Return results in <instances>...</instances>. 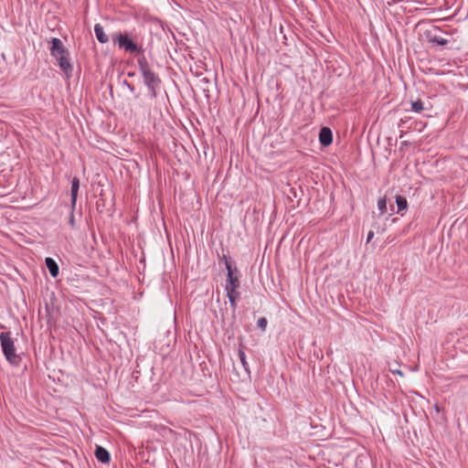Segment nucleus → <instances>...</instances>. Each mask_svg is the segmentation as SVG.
<instances>
[{
    "label": "nucleus",
    "mask_w": 468,
    "mask_h": 468,
    "mask_svg": "<svg viewBox=\"0 0 468 468\" xmlns=\"http://www.w3.org/2000/svg\"><path fill=\"white\" fill-rule=\"evenodd\" d=\"M50 43V55L57 60L58 66L66 74V76L70 77L73 68L69 61V50L58 37H53Z\"/></svg>",
    "instance_id": "nucleus-1"
},
{
    "label": "nucleus",
    "mask_w": 468,
    "mask_h": 468,
    "mask_svg": "<svg viewBox=\"0 0 468 468\" xmlns=\"http://www.w3.org/2000/svg\"><path fill=\"white\" fill-rule=\"evenodd\" d=\"M240 287V281L239 271L237 268H230L227 265V277H226V284L225 291L227 293V297L229 299L230 307L235 310L237 307V303L240 298V292L239 289Z\"/></svg>",
    "instance_id": "nucleus-2"
},
{
    "label": "nucleus",
    "mask_w": 468,
    "mask_h": 468,
    "mask_svg": "<svg viewBox=\"0 0 468 468\" xmlns=\"http://www.w3.org/2000/svg\"><path fill=\"white\" fill-rule=\"evenodd\" d=\"M0 345L5 359L13 366H18L21 358L16 353V346L10 332L0 333Z\"/></svg>",
    "instance_id": "nucleus-3"
},
{
    "label": "nucleus",
    "mask_w": 468,
    "mask_h": 468,
    "mask_svg": "<svg viewBox=\"0 0 468 468\" xmlns=\"http://www.w3.org/2000/svg\"><path fill=\"white\" fill-rule=\"evenodd\" d=\"M113 41L117 42L120 49H123L131 54L138 53L141 48H138L137 44L130 37L128 33H118L112 36Z\"/></svg>",
    "instance_id": "nucleus-4"
},
{
    "label": "nucleus",
    "mask_w": 468,
    "mask_h": 468,
    "mask_svg": "<svg viewBox=\"0 0 468 468\" xmlns=\"http://www.w3.org/2000/svg\"><path fill=\"white\" fill-rule=\"evenodd\" d=\"M142 76L144 79V83L147 87L151 98H156L157 90L161 84L160 78L153 69L142 73Z\"/></svg>",
    "instance_id": "nucleus-5"
},
{
    "label": "nucleus",
    "mask_w": 468,
    "mask_h": 468,
    "mask_svg": "<svg viewBox=\"0 0 468 468\" xmlns=\"http://www.w3.org/2000/svg\"><path fill=\"white\" fill-rule=\"evenodd\" d=\"M319 142L324 146H328L333 142V133L330 128L323 127L319 132Z\"/></svg>",
    "instance_id": "nucleus-6"
},
{
    "label": "nucleus",
    "mask_w": 468,
    "mask_h": 468,
    "mask_svg": "<svg viewBox=\"0 0 468 468\" xmlns=\"http://www.w3.org/2000/svg\"><path fill=\"white\" fill-rule=\"evenodd\" d=\"M80 189V179L76 176H74L71 180V188H70V207H72V210H75L76 203H77V197H78V192Z\"/></svg>",
    "instance_id": "nucleus-7"
},
{
    "label": "nucleus",
    "mask_w": 468,
    "mask_h": 468,
    "mask_svg": "<svg viewBox=\"0 0 468 468\" xmlns=\"http://www.w3.org/2000/svg\"><path fill=\"white\" fill-rule=\"evenodd\" d=\"M94 454L101 463H108L111 460L110 452L102 446L97 445Z\"/></svg>",
    "instance_id": "nucleus-8"
},
{
    "label": "nucleus",
    "mask_w": 468,
    "mask_h": 468,
    "mask_svg": "<svg viewBox=\"0 0 468 468\" xmlns=\"http://www.w3.org/2000/svg\"><path fill=\"white\" fill-rule=\"evenodd\" d=\"M45 264H46V267L48 268L50 275L53 278L58 277V275L59 273V267H58V263L56 262V261L50 257H47L45 260Z\"/></svg>",
    "instance_id": "nucleus-9"
},
{
    "label": "nucleus",
    "mask_w": 468,
    "mask_h": 468,
    "mask_svg": "<svg viewBox=\"0 0 468 468\" xmlns=\"http://www.w3.org/2000/svg\"><path fill=\"white\" fill-rule=\"evenodd\" d=\"M139 52L141 54L137 58V64H138L139 70L142 74L145 71L152 69V68H151L148 60L145 58L143 49H141V51H139Z\"/></svg>",
    "instance_id": "nucleus-10"
},
{
    "label": "nucleus",
    "mask_w": 468,
    "mask_h": 468,
    "mask_svg": "<svg viewBox=\"0 0 468 468\" xmlns=\"http://www.w3.org/2000/svg\"><path fill=\"white\" fill-rule=\"evenodd\" d=\"M94 33L100 43L105 44L109 41V37L105 34L103 27L101 24H96L94 26Z\"/></svg>",
    "instance_id": "nucleus-11"
},
{
    "label": "nucleus",
    "mask_w": 468,
    "mask_h": 468,
    "mask_svg": "<svg viewBox=\"0 0 468 468\" xmlns=\"http://www.w3.org/2000/svg\"><path fill=\"white\" fill-rule=\"evenodd\" d=\"M428 38L429 42L437 44L439 46H445L449 43V41L446 38H443L442 37L437 35L429 34Z\"/></svg>",
    "instance_id": "nucleus-12"
},
{
    "label": "nucleus",
    "mask_w": 468,
    "mask_h": 468,
    "mask_svg": "<svg viewBox=\"0 0 468 468\" xmlns=\"http://www.w3.org/2000/svg\"><path fill=\"white\" fill-rule=\"evenodd\" d=\"M396 204H397V207H398L397 213H400L401 211L407 209V207H408V201H407L406 197H404L402 196L396 197Z\"/></svg>",
    "instance_id": "nucleus-13"
},
{
    "label": "nucleus",
    "mask_w": 468,
    "mask_h": 468,
    "mask_svg": "<svg viewBox=\"0 0 468 468\" xmlns=\"http://www.w3.org/2000/svg\"><path fill=\"white\" fill-rule=\"evenodd\" d=\"M238 356H239V361L243 367V368L249 372V364L247 362V358H246V354H245V351L243 350L242 347H239V351H238Z\"/></svg>",
    "instance_id": "nucleus-14"
},
{
    "label": "nucleus",
    "mask_w": 468,
    "mask_h": 468,
    "mask_svg": "<svg viewBox=\"0 0 468 468\" xmlns=\"http://www.w3.org/2000/svg\"><path fill=\"white\" fill-rule=\"evenodd\" d=\"M378 208L380 212L381 215H384L387 213L388 211V208H387V199L386 197H381L378 199Z\"/></svg>",
    "instance_id": "nucleus-15"
},
{
    "label": "nucleus",
    "mask_w": 468,
    "mask_h": 468,
    "mask_svg": "<svg viewBox=\"0 0 468 468\" xmlns=\"http://www.w3.org/2000/svg\"><path fill=\"white\" fill-rule=\"evenodd\" d=\"M411 110L415 112H421L424 110L423 102L420 100L412 101Z\"/></svg>",
    "instance_id": "nucleus-16"
},
{
    "label": "nucleus",
    "mask_w": 468,
    "mask_h": 468,
    "mask_svg": "<svg viewBox=\"0 0 468 468\" xmlns=\"http://www.w3.org/2000/svg\"><path fill=\"white\" fill-rule=\"evenodd\" d=\"M267 324H268V321L265 317H261L260 319H258L257 321V326L261 329L262 331H265L266 327H267Z\"/></svg>",
    "instance_id": "nucleus-17"
},
{
    "label": "nucleus",
    "mask_w": 468,
    "mask_h": 468,
    "mask_svg": "<svg viewBox=\"0 0 468 468\" xmlns=\"http://www.w3.org/2000/svg\"><path fill=\"white\" fill-rule=\"evenodd\" d=\"M221 260L224 261L226 268H227V265L229 266L230 268H236V266L233 264L232 261L230 260V258L228 255L223 254Z\"/></svg>",
    "instance_id": "nucleus-18"
},
{
    "label": "nucleus",
    "mask_w": 468,
    "mask_h": 468,
    "mask_svg": "<svg viewBox=\"0 0 468 468\" xmlns=\"http://www.w3.org/2000/svg\"><path fill=\"white\" fill-rule=\"evenodd\" d=\"M69 223L71 226V228L75 227V218H74V210L71 209Z\"/></svg>",
    "instance_id": "nucleus-19"
},
{
    "label": "nucleus",
    "mask_w": 468,
    "mask_h": 468,
    "mask_svg": "<svg viewBox=\"0 0 468 468\" xmlns=\"http://www.w3.org/2000/svg\"><path fill=\"white\" fill-rule=\"evenodd\" d=\"M123 85L126 86V88H128L131 92H134V86L129 83L127 80L123 81Z\"/></svg>",
    "instance_id": "nucleus-20"
},
{
    "label": "nucleus",
    "mask_w": 468,
    "mask_h": 468,
    "mask_svg": "<svg viewBox=\"0 0 468 468\" xmlns=\"http://www.w3.org/2000/svg\"><path fill=\"white\" fill-rule=\"evenodd\" d=\"M374 237V231L370 230L367 233V242L369 243Z\"/></svg>",
    "instance_id": "nucleus-21"
},
{
    "label": "nucleus",
    "mask_w": 468,
    "mask_h": 468,
    "mask_svg": "<svg viewBox=\"0 0 468 468\" xmlns=\"http://www.w3.org/2000/svg\"><path fill=\"white\" fill-rule=\"evenodd\" d=\"M410 119L408 120H404V119H401L399 123V127H402L404 124L407 123V122L409 121Z\"/></svg>",
    "instance_id": "nucleus-22"
},
{
    "label": "nucleus",
    "mask_w": 468,
    "mask_h": 468,
    "mask_svg": "<svg viewBox=\"0 0 468 468\" xmlns=\"http://www.w3.org/2000/svg\"><path fill=\"white\" fill-rule=\"evenodd\" d=\"M392 372L395 373V374L400 375V376L403 375L402 372L400 370H399V369L398 370H393Z\"/></svg>",
    "instance_id": "nucleus-23"
},
{
    "label": "nucleus",
    "mask_w": 468,
    "mask_h": 468,
    "mask_svg": "<svg viewBox=\"0 0 468 468\" xmlns=\"http://www.w3.org/2000/svg\"><path fill=\"white\" fill-rule=\"evenodd\" d=\"M127 75H128V77H133L135 75V73L134 72H128Z\"/></svg>",
    "instance_id": "nucleus-24"
},
{
    "label": "nucleus",
    "mask_w": 468,
    "mask_h": 468,
    "mask_svg": "<svg viewBox=\"0 0 468 468\" xmlns=\"http://www.w3.org/2000/svg\"><path fill=\"white\" fill-rule=\"evenodd\" d=\"M4 328H5V326L2 324H0V329H4Z\"/></svg>",
    "instance_id": "nucleus-25"
}]
</instances>
